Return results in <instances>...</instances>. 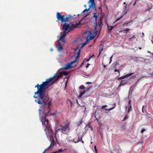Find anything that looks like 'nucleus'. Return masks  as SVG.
Listing matches in <instances>:
<instances>
[{
    "mask_svg": "<svg viewBox=\"0 0 153 153\" xmlns=\"http://www.w3.org/2000/svg\"><path fill=\"white\" fill-rule=\"evenodd\" d=\"M146 130L145 129L143 128L141 131V133H143Z\"/></svg>",
    "mask_w": 153,
    "mask_h": 153,
    "instance_id": "obj_37",
    "label": "nucleus"
},
{
    "mask_svg": "<svg viewBox=\"0 0 153 153\" xmlns=\"http://www.w3.org/2000/svg\"><path fill=\"white\" fill-rule=\"evenodd\" d=\"M112 56L110 57V62H109V64H110L111 63V61H112Z\"/></svg>",
    "mask_w": 153,
    "mask_h": 153,
    "instance_id": "obj_42",
    "label": "nucleus"
},
{
    "mask_svg": "<svg viewBox=\"0 0 153 153\" xmlns=\"http://www.w3.org/2000/svg\"><path fill=\"white\" fill-rule=\"evenodd\" d=\"M123 32V33H127V32L126 31V30H120L119 31V32L120 33V32Z\"/></svg>",
    "mask_w": 153,
    "mask_h": 153,
    "instance_id": "obj_27",
    "label": "nucleus"
},
{
    "mask_svg": "<svg viewBox=\"0 0 153 153\" xmlns=\"http://www.w3.org/2000/svg\"><path fill=\"white\" fill-rule=\"evenodd\" d=\"M131 102V101L130 100H129V102H128V105H131V104H130Z\"/></svg>",
    "mask_w": 153,
    "mask_h": 153,
    "instance_id": "obj_52",
    "label": "nucleus"
},
{
    "mask_svg": "<svg viewBox=\"0 0 153 153\" xmlns=\"http://www.w3.org/2000/svg\"><path fill=\"white\" fill-rule=\"evenodd\" d=\"M111 153H122L121 150L117 151L115 150H113Z\"/></svg>",
    "mask_w": 153,
    "mask_h": 153,
    "instance_id": "obj_17",
    "label": "nucleus"
},
{
    "mask_svg": "<svg viewBox=\"0 0 153 153\" xmlns=\"http://www.w3.org/2000/svg\"><path fill=\"white\" fill-rule=\"evenodd\" d=\"M126 6L125 9V10H124V14H125L126 13H127V11L126 10Z\"/></svg>",
    "mask_w": 153,
    "mask_h": 153,
    "instance_id": "obj_47",
    "label": "nucleus"
},
{
    "mask_svg": "<svg viewBox=\"0 0 153 153\" xmlns=\"http://www.w3.org/2000/svg\"><path fill=\"white\" fill-rule=\"evenodd\" d=\"M92 56H90L88 59H85L84 60V62H88L89 61L90 59L92 57Z\"/></svg>",
    "mask_w": 153,
    "mask_h": 153,
    "instance_id": "obj_24",
    "label": "nucleus"
},
{
    "mask_svg": "<svg viewBox=\"0 0 153 153\" xmlns=\"http://www.w3.org/2000/svg\"><path fill=\"white\" fill-rule=\"evenodd\" d=\"M110 108L109 109H105L106 110H108V111H110V110H111L112 109H113V108Z\"/></svg>",
    "mask_w": 153,
    "mask_h": 153,
    "instance_id": "obj_38",
    "label": "nucleus"
},
{
    "mask_svg": "<svg viewBox=\"0 0 153 153\" xmlns=\"http://www.w3.org/2000/svg\"><path fill=\"white\" fill-rule=\"evenodd\" d=\"M132 38H133V39H135L136 38V37H135V36H132Z\"/></svg>",
    "mask_w": 153,
    "mask_h": 153,
    "instance_id": "obj_50",
    "label": "nucleus"
},
{
    "mask_svg": "<svg viewBox=\"0 0 153 153\" xmlns=\"http://www.w3.org/2000/svg\"><path fill=\"white\" fill-rule=\"evenodd\" d=\"M127 118V116H126L124 117V119H123V121H124V120H125Z\"/></svg>",
    "mask_w": 153,
    "mask_h": 153,
    "instance_id": "obj_36",
    "label": "nucleus"
},
{
    "mask_svg": "<svg viewBox=\"0 0 153 153\" xmlns=\"http://www.w3.org/2000/svg\"><path fill=\"white\" fill-rule=\"evenodd\" d=\"M99 13H98L97 15H94L93 17V18H95V20L94 21V23L95 24L94 30L95 31V32H94V33H95V35H97L98 32V31L97 30V19L99 16Z\"/></svg>",
    "mask_w": 153,
    "mask_h": 153,
    "instance_id": "obj_7",
    "label": "nucleus"
},
{
    "mask_svg": "<svg viewBox=\"0 0 153 153\" xmlns=\"http://www.w3.org/2000/svg\"><path fill=\"white\" fill-rule=\"evenodd\" d=\"M97 115L95 116V117L96 118V120H98V119L97 117Z\"/></svg>",
    "mask_w": 153,
    "mask_h": 153,
    "instance_id": "obj_59",
    "label": "nucleus"
},
{
    "mask_svg": "<svg viewBox=\"0 0 153 153\" xmlns=\"http://www.w3.org/2000/svg\"><path fill=\"white\" fill-rule=\"evenodd\" d=\"M128 82V80H122L120 82V84L119 85V87L121 85H123L126 83Z\"/></svg>",
    "mask_w": 153,
    "mask_h": 153,
    "instance_id": "obj_15",
    "label": "nucleus"
},
{
    "mask_svg": "<svg viewBox=\"0 0 153 153\" xmlns=\"http://www.w3.org/2000/svg\"><path fill=\"white\" fill-rule=\"evenodd\" d=\"M122 79H123L126 77V75H125V76H121Z\"/></svg>",
    "mask_w": 153,
    "mask_h": 153,
    "instance_id": "obj_40",
    "label": "nucleus"
},
{
    "mask_svg": "<svg viewBox=\"0 0 153 153\" xmlns=\"http://www.w3.org/2000/svg\"><path fill=\"white\" fill-rule=\"evenodd\" d=\"M120 70H117V69H115L114 71L115 72H119V74H120Z\"/></svg>",
    "mask_w": 153,
    "mask_h": 153,
    "instance_id": "obj_35",
    "label": "nucleus"
},
{
    "mask_svg": "<svg viewBox=\"0 0 153 153\" xmlns=\"http://www.w3.org/2000/svg\"><path fill=\"white\" fill-rule=\"evenodd\" d=\"M81 44V46L80 47V48H79V47L76 48L74 50V51L75 50V49H77V48H79V49H80L81 48H83V47H84V46H85L86 45V44L85 43V42L82 43Z\"/></svg>",
    "mask_w": 153,
    "mask_h": 153,
    "instance_id": "obj_19",
    "label": "nucleus"
},
{
    "mask_svg": "<svg viewBox=\"0 0 153 153\" xmlns=\"http://www.w3.org/2000/svg\"><path fill=\"white\" fill-rule=\"evenodd\" d=\"M130 30V29H128V28H127V29L126 30V31H127V32H128V31H129V30Z\"/></svg>",
    "mask_w": 153,
    "mask_h": 153,
    "instance_id": "obj_49",
    "label": "nucleus"
},
{
    "mask_svg": "<svg viewBox=\"0 0 153 153\" xmlns=\"http://www.w3.org/2000/svg\"><path fill=\"white\" fill-rule=\"evenodd\" d=\"M90 42L89 40L87 38L86 41L85 42L86 44H87L88 43H89Z\"/></svg>",
    "mask_w": 153,
    "mask_h": 153,
    "instance_id": "obj_31",
    "label": "nucleus"
},
{
    "mask_svg": "<svg viewBox=\"0 0 153 153\" xmlns=\"http://www.w3.org/2000/svg\"><path fill=\"white\" fill-rule=\"evenodd\" d=\"M89 2L91 3V4L89 5L90 7H92L93 9H94L95 7V4L94 0H89Z\"/></svg>",
    "mask_w": 153,
    "mask_h": 153,
    "instance_id": "obj_10",
    "label": "nucleus"
},
{
    "mask_svg": "<svg viewBox=\"0 0 153 153\" xmlns=\"http://www.w3.org/2000/svg\"><path fill=\"white\" fill-rule=\"evenodd\" d=\"M123 15H122V16H121L120 17V18L117 19V20H116V22L117 21H118L120 19H121V18L123 17Z\"/></svg>",
    "mask_w": 153,
    "mask_h": 153,
    "instance_id": "obj_34",
    "label": "nucleus"
},
{
    "mask_svg": "<svg viewBox=\"0 0 153 153\" xmlns=\"http://www.w3.org/2000/svg\"><path fill=\"white\" fill-rule=\"evenodd\" d=\"M132 108L131 107V105H129L128 106V109L127 111V112L128 113L130 111L132 110Z\"/></svg>",
    "mask_w": 153,
    "mask_h": 153,
    "instance_id": "obj_21",
    "label": "nucleus"
},
{
    "mask_svg": "<svg viewBox=\"0 0 153 153\" xmlns=\"http://www.w3.org/2000/svg\"><path fill=\"white\" fill-rule=\"evenodd\" d=\"M138 0H136L134 3L133 4V6H134L136 4V2Z\"/></svg>",
    "mask_w": 153,
    "mask_h": 153,
    "instance_id": "obj_45",
    "label": "nucleus"
},
{
    "mask_svg": "<svg viewBox=\"0 0 153 153\" xmlns=\"http://www.w3.org/2000/svg\"><path fill=\"white\" fill-rule=\"evenodd\" d=\"M86 92V90H84L83 92H81L80 93V95L79 96V97H82V96Z\"/></svg>",
    "mask_w": 153,
    "mask_h": 153,
    "instance_id": "obj_20",
    "label": "nucleus"
},
{
    "mask_svg": "<svg viewBox=\"0 0 153 153\" xmlns=\"http://www.w3.org/2000/svg\"><path fill=\"white\" fill-rule=\"evenodd\" d=\"M63 75V74L62 72H60L58 76H56V77H55V80L54 81H53L52 82V83H54L55 81H56L60 77H61Z\"/></svg>",
    "mask_w": 153,
    "mask_h": 153,
    "instance_id": "obj_12",
    "label": "nucleus"
},
{
    "mask_svg": "<svg viewBox=\"0 0 153 153\" xmlns=\"http://www.w3.org/2000/svg\"><path fill=\"white\" fill-rule=\"evenodd\" d=\"M91 8L92 7H90V6H89V8L88 9H85V10H84V12H85L88 11L89 10V9H91Z\"/></svg>",
    "mask_w": 153,
    "mask_h": 153,
    "instance_id": "obj_25",
    "label": "nucleus"
},
{
    "mask_svg": "<svg viewBox=\"0 0 153 153\" xmlns=\"http://www.w3.org/2000/svg\"><path fill=\"white\" fill-rule=\"evenodd\" d=\"M132 38H133V39H135L136 38V37H135V36H132Z\"/></svg>",
    "mask_w": 153,
    "mask_h": 153,
    "instance_id": "obj_51",
    "label": "nucleus"
},
{
    "mask_svg": "<svg viewBox=\"0 0 153 153\" xmlns=\"http://www.w3.org/2000/svg\"><path fill=\"white\" fill-rule=\"evenodd\" d=\"M90 65V64L88 63L86 66V68H88Z\"/></svg>",
    "mask_w": 153,
    "mask_h": 153,
    "instance_id": "obj_48",
    "label": "nucleus"
},
{
    "mask_svg": "<svg viewBox=\"0 0 153 153\" xmlns=\"http://www.w3.org/2000/svg\"><path fill=\"white\" fill-rule=\"evenodd\" d=\"M107 25L108 27V33H110L111 32V30L114 28V26H109L108 24H107Z\"/></svg>",
    "mask_w": 153,
    "mask_h": 153,
    "instance_id": "obj_16",
    "label": "nucleus"
},
{
    "mask_svg": "<svg viewBox=\"0 0 153 153\" xmlns=\"http://www.w3.org/2000/svg\"><path fill=\"white\" fill-rule=\"evenodd\" d=\"M62 28L63 30H64L63 31H65V32H67V31L68 30H69L68 31H69V32L70 31V25L68 24H67L66 23H65L62 26Z\"/></svg>",
    "mask_w": 153,
    "mask_h": 153,
    "instance_id": "obj_8",
    "label": "nucleus"
},
{
    "mask_svg": "<svg viewBox=\"0 0 153 153\" xmlns=\"http://www.w3.org/2000/svg\"><path fill=\"white\" fill-rule=\"evenodd\" d=\"M83 63H84V62L82 63V64H81V65L80 66H82L83 65Z\"/></svg>",
    "mask_w": 153,
    "mask_h": 153,
    "instance_id": "obj_63",
    "label": "nucleus"
},
{
    "mask_svg": "<svg viewBox=\"0 0 153 153\" xmlns=\"http://www.w3.org/2000/svg\"><path fill=\"white\" fill-rule=\"evenodd\" d=\"M99 56L100 54L102 51L103 49V45H101L99 46Z\"/></svg>",
    "mask_w": 153,
    "mask_h": 153,
    "instance_id": "obj_14",
    "label": "nucleus"
},
{
    "mask_svg": "<svg viewBox=\"0 0 153 153\" xmlns=\"http://www.w3.org/2000/svg\"><path fill=\"white\" fill-rule=\"evenodd\" d=\"M99 9H101H101H102V7H101V6H100V7H99Z\"/></svg>",
    "mask_w": 153,
    "mask_h": 153,
    "instance_id": "obj_61",
    "label": "nucleus"
},
{
    "mask_svg": "<svg viewBox=\"0 0 153 153\" xmlns=\"http://www.w3.org/2000/svg\"><path fill=\"white\" fill-rule=\"evenodd\" d=\"M94 9H95V11H94V13H97V9H96V7H95V8H94Z\"/></svg>",
    "mask_w": 153,
    "mask_h": 153,
    "instance_id": "obj_43",
    "label": "nucleus"
},
{
    "mask_svg": "<svg viewBox=\"0 0 153 153\" xmlns=\"http://www.w3.org/2000/svg\"><path fill=\"white\" fill-rule=\"evenodd\" d=\"M136 76V75H134L132 76V77H134Z\"/></svg>",
    "mask_w": 153,
    "mask_h": 153,
    "instance_id": "obj_58",
    "label": "nucleus"
},
{
    "mask_svg": "<svg viewBox=\"0 0 153 153\" xmlns=\"http://www.w3.org/2000/svg\"><path fill=\"white\" fill-rule=\"evenodd\" d=\"M107 107V105H103V106H102V108H104L106 107Z\"/></svg>",
    "mask_w": 153,
    "mask_h": 153,
    "instance_id": "obj_41",
    "label": "nucleus"
},
{
    "mask_svg": "<svg viewBox=\"0 0 153 153\" xmlns=\"http://www.w3.org/2000/svg\"><path fill=\"white\" fill-rule=\"evenodd\" d=\"M86 6H87L86 4H85V5H84V7H86Z\"/></svg>",
    "mask_w": 153,
    "mask_h": 153,
    "instance_id": "obj_64",
    "label": "nucleus"
},
{
    "mask_svg": "<svg viewBox=\"0 0 153 153\" xmlns=\"http://www.w3.org/2000/svg\"><path fill=\"white\" fill-rule=\"evenodd\" d=\"M64 150H65V149L63 150L62 148H61L58 150L57 151H56V153L60 152H63Z\"/></svg>",
    "mask_w": 153,
    "mask_h": 153,
    "instance_id": "obj_23",
    "label": "nucleus"
},
{
    "mask_svg": "<svg viewBox=\"0 0 153 153\" xmlns=\"http://www.w3.org/2000/svg\"><path fill=\"white\" fill-rule=\"evenodd\" d=\"M151 9V7H148L147 9L146 10V11H148L150 10Z\"/></svg>",
    "mask_w": 153,
    "mask_h": 153,
    "instance_id": "obj_39",
    "label": "nucleus"
},
{
    "mask_svg": "<svg viewBox=\"0 0 153 153\" xmlns=\"http://www.w3.org/2000/svg\"><path fill=\"white\" fill-rule=\"evenodd\" d=\"M67 83H68V80H67L66 81V82H65V84H66V85H65V87H66V85H67Z\"/></svg>",
    "mask_w": 153,
    "mask_h": 153,
    "instance_id": "obj_53",
    "label": "nucleus"
},
{
    "mask_svg": "<svg viewBox=\"0 0 153 153\" xmlns=\"http://www.w3.org/2000/svg\"><path fill=\"white\" fill-rule=\"evenodd\" d=\"M133 39V38H132V37H131L129 39V40L130 41H131Z\"/></svg>",
    "mask_w": 153,
    "mask_h": 153,
    "instance_id": "obj_44",
    "label": "nucleus"
},
{
    "mask_svg": "<svg viewBox=\"0 0 153 153\" xmlns=\"http://www.w3.org/2000/svg\"><path fill=\"white\" fill-rule=\"evenodd\" d=\"M91 87H89L88 88V91H89L90 90V89L91 88Z\"/></svg>",
    "mask_w": 153,
    "mask_h": 153,
    "instance_id": "obj_56",
    "label": "nucleus"
},
{
    "mask_svg": "<svg viewBox=\"0 0 153 153\" xmlns=\"http://www.w3.org/2000/svg\"><path fill=\"white\" fill-rule=\"evenodd\" d=\"M142 34L143 37H144V33L143 32L142 33Z\"/></svg>",
    "mask_w": 153,
    "mask_h": 153,
    "instance_id": "obj_57",
    "label": "nucleus"
},
{
    "mask_svg": "<svg viewBox=\"0 0 153 153\" xmlns=\"http://www.w3.org/2000/svg\"><path fill=\"white\" fill-rule=\"evenodd\" d=\"M86 84H92V83L91 82H86Z\"/></svg>",
    "mask_w": 153,
    "mask_h": 153,
    "instance_id": "obj_46",
    "label": "nucleus"
},
{
    "mask_svg": "<svg viewBox=\"0 0 153 153\" xmlns=\"http://www.w3.org/2000/svg\"><path fill=\"white\" fill-rule=\"evenodd\" d=\"M83 137V136H82L80 138H79V137L76 141H74L75 139H73L72 141L74 142V143H76L80 141H81L83 143H84V142L82 140V138Z\"/></svg>",
    "mask_w": 153,
    "mask_h": 153,
    "instance_id": "obj_11",
    "label": "nucleus"
},
{
    "mask_svg": "<svg viewBox=\"0 0 153 153\" xmlns=\"http://www.w3.org/2000/svg\"><path fill=\"white\" fill-rule=\"evenodd\" d=\"M103 65L104 68L106 67V66L105 65Z\"/></svg>",
    "mask_w": 153,
    "mask_h": 153,
    "instance_id": "obj_60",
    "label": "nucleus"
},
{
    "mask_svg": "<svg viewBox=\"0 0 153 153\" xmlns=\"http://www.w3.org/2000/svg\"><path fill=\"white\" fill-rule=\"evenodd\" d=\"M133 74H134L133 73H129V74H126V77H128L129 76H131V75Z\"/></svg>",
    "mask_w": 153,
    "mask_h": 153,
    "instance_id": "obj_26",
    "label": "nucleus"
},
{
    "mask_svg": "<svg viewBox=\"0 0 153 153\" xmlns=\"http://www.w3.org/2000/svg\"><path fill=\"white\" fill-rule=\"evenodd\" d=\"M78 51L77 52V55L76 57L75 60L72 62H71L70 63H68V64H67L65 65L62 68V69H70L73 67L72 65L74 63L76 62V60L77 59L79 58L80 57V53L81 52V50L79 48H77L76 49H75V53H76V51Z\"/></svg>",
    "mask_w": 153,
    "mask_h": 153,
    "instance_id": "obj_4",
    "label": "nucleus"
},
{
    "mask_svg": "<svg viewBox=\"0 0 153 153\" xmlns=\"http://www.w3.org/2000/svg\"><path fill=\"white\" fill-rule=\"evenodd\" d=\"M51 104V100L49 101L48 103V111L47 113H46L44 116H42V117L43 119L41 120L42 125H44L45 127V131L47 130L48 131V133H52L53 132V130L50 128V125L48 123V119H46V117L47 116H48L49 114H52L51 113H50V108Z\"/></svg>",
    "mask_w": 153,
    "mask_h": 153,
    "instance_id": "obj_2",
    "label": "nucleus"
},
{
    "mask_svg": "<svg viewBox=\"0 0 153 153\" xmlns=\"http://www.w3.org/2000/svg\"><path fill=\"white\" fill-rule=\"evenodd\" d=\"M102 19L103 18L102 17H101L100 18L99 20L98 21V25L100 27V30H99V33H100V32L102 26L103 25L102 22Z\"/></svg>",
    "mask_w": 153,
    "mask_h": 153,
    "instance_id": "obj_9",
    "label": "nucleus"
},
{
    "mask_svg": "<svg viewBox=\"0 0 153 153\" xmlns=\"http://www.w3.org/2000/svg\"><path fill=\"white\" fill-rule=\"evenodd\" d=\"M73 17L70 15L66 16L65 15H61V13L58 12L56 14V17L58 20L60 21L61 23L68 22L72 19Z\"/></svg>",
    "mask_w": 153,
    "mask_h": 153,
    "instance_id": "obj_3",
    "label": "nucleus"
},
{
    "mask_svg": "<svg viewBox=\"0 0 153 153\" xmlns=\"http://www.w3.org/2000/svg\"><path fill=\"white\" fill-rule=\"evenodd\" d=\"M59 43V45L58 49V51H62L63 50L62 47L61 45L60 44V43Z\"/></svg>",
    "mask_w": 153,
    "mask_h": 153,
    "instance_id": "obj_18",
    "label": "nucleus"
},
{
    "mask_svg": "<svg viewBox=\"0 0 153 153\" xmlns=\"http://www.w3.org/2000/svg\"><path fill=\"white\" fill-rule=\"evenodd\" d=\"M69 32V31H68L67 32L63 31L62 33L61 34L60 36L59 39L58 40V41L59 43H60V42H62V44L63 45L65 43L64 39L65 38V37L67 34Z\"/></svg>",
    "mask_w": 153,
    "mask_h": 153,
    "instance_id": "obj_6",
    "label": "nucleus"
},
{
    "mask_svg": "<svg viewBox=\"0 0 153 153\" xmlns=\"http://www.w3.org/2000/svg\"><path fill=\"white\" fill-rule=\"evenodd\" d=\"M52 140H53L51 141V143L50 144V146L51 145H54L55 144V141L54 140H53V139H52Z\"/></svg>",
    "mask_w": 153,
    "mask_h": 153,
    "instance_id": "obj_29",
    "label": "nucleus"
},
{
    "mask_svg": "<svg viewBox=\"0 0 153 153\" xmlns=\"http://www.w3.org/2000/svg\"><path fill=\"white\" fill-rule=\"evenodd\" d=\"M70 124V122H67L64 125H61L56 130V131H60L63 132L69 131L70 130L69 127Z\"/></svg>",
    "mask_w": 153,
    "mask_h": 153,
    "instance_id": "obj_5",
    "label": "nucleus"
},
{
    "mask_svg": "<svg viewBox=\"0 0 153 153\" xmlns=\"http://www.w3.org/2000/svg\"><path fill=\"white\" fill-rule=\"evenodd\" d=\"M128 23H124V24H123V25L124 26L125 25H127L128 24Z\"/></svg>",
    "mask_w": 153,
    "mask_h": 153,
    "instance_id": "obj_54",
    "label": "nucleus"
},
{
    "mask_svg": "<svg viewBox=\"0 0 153 153\" xmlns=\"http://www.w3.org/2000/svg\"><path fill=\"white\" fill-rule=\"evenodd\" d=\"M79 25V24H72L70 26V31L73 30L74 28L76 27Z\"/></svg>",
    "mask_w": 153,
    "mask_h": 153,
    "instance_id": "obj_13",
    "label": "nucleus"
},
{
    "mask_svg": "<svg viewBox=\"0 0 153 153\" xmlns=\"http://www.w3.org/2000/svg\"><path fill=\"white\" fill-rule=\"evenodd\" d=\"M121 128L124 130L126 128L125 126L123 125L121 126Z\"/></svg>",
    "mask_w": 153,
    "mask_h": 153,
    "instance_id": "obj_33",
    "label": "nucleus"
},
{
    "mask_svg": "<svg viewBox=\"0 0 153 153\" xmlns=\"http://www.w3.org/2000/svg\"><path fill=\"white\" fill-rule=\"evenodd\" d=\"M62 73L63 74V75H65V76H67L68 74H70V72H67L66 71H62Z\"/></svg>",
    "mask_w": 153,
    "mask_h": 153,
    "instance_id": "obj_22",
    "label": "nucleus"
},
{
    "mask_svg": "<svg viewBox=\"0 0 153 153\" xmlns=\"http://www.w3.org/2000/svg\"><path fill=\"white\" fill-rule=\"evenodd\" d=\"M94 148L95 150V151L96 152V153H98V152H97L98 150H97V149L96 146H94Z\"/></svg>",
    "mask_w": 153,
    "mask_h": 153,
    "instance_id": "obj_32",
    "label": "nucleus"
},
{
    "mask_svg": "<svg viewBox=\"0 0 153 153\" xmlns=\"http://www.w3.org/2000/svg\"><path fill=\"white\" fill-rule=\"evenodd\" d=\"M85 88V86L83 85H81L79 87V88L81 89H83Z\"/></svg>",
    "mask_w": 153,
    "mask_h": 153,
    "instance_id": "obj_30",
    "label": "nucleus"
},
{
    "mask_svg": "<svg viewBox=\"0 0 153 153\" xmlns=\"http://www.w3.org/2000/svg\"><path fill=\"white\" fill-rule=\"evenodd\" d=\"M122 79L121 77H120L118 78V80H119V79Z\"/></svg>",
    "mask_w": 153,
    "mask_h": 153,
    "instance_id": "obj_55",
    "label": "nucleus"
},
{
    "mask_svg": "<svg viewBox=\"0 0 153 153\" xmlns=\"http://www.w3.org/2000/svg\"><path fill=\"white\" fill-rule=\"evenodd\" d=\"M97 13H94V15H97Z\"/></svg>",
    "mask_w": 153,
    "mask_h": 153,
    "instance_id": "obj_62",
    "label": "nucleus"
},
{
    "mask_svg": "<svg viewBox=\"0 0 153 153\" xmlns=\"http://www.w3.org/2000/svg\"><path fill=\"white\" fill-rule=\"evenodd\" d=\"M54 76L53 77L50 78L46 80L45 81L42 82V83L40 85L37 84L35 87L37 89V91L35 92V95L38 94L39 97H38L35 96L34 95L33 96L34 98L38 99L35 100V101L40 105H42L41 107L42 108H44V106L46 105L47 104V101H49V97L48 95L45 96V98L47 99V101H45L44 100V93L46 89L48 87V84L49 83L52 81L53 79L55 77Z\"/></svg>",
    "mask_w": 153,
    "mask_h": 153,
    "instance_id": "obj_1",
    "label": "nucleus"
},
{
    "mask_svg": "<svg viewBox=\"0 0 153 153\" xmlns=\"http://www.w3.org/2000/svg\"><path fill=\"white\" fill-rule=\"evenodd\" d=\"M50 146H51L50 145L46 149H45V150L43 152V153L45 152V151H46L47 150H48L50 149Z\"/></svg>",
    "mask_w": 153,
    "mask_h": 153,
    "instance_id": "obj_28",
    "label": "nucleus"
}]
</instances>
